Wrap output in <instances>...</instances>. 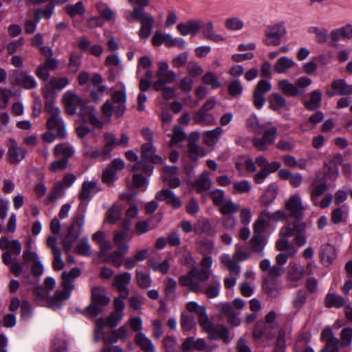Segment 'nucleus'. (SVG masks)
I'll return each instance as SVG.
<instances>
[{
    "label": "nucleus",
    "instance_id": "f257e3e1",
    "mask_svg": "<svg viewBox=\"0 0 352 352\" xmlns=\"http://www.w3.org/2000/svg\"><path fill=\"white\" fill-rule=\"evenodd\" d=\"M81 271L78 267L72 268L69 272H63L61 274V290H57L53 296L47 298L48 292L41 287H37L33 290V295L37 301L46 300L47 307L54 310H58L62 307V302L69 299L72 292L74 289V281L80 276Z\"/></svg>",
    "mask_w": 352,
    "mask_h": 352
},
{
    "label": "nucleus",
    "instance_id": "f03ea898",
    "mask_svg": "<svg viewBox=\"0 0 352 352\" xmlns=\"http://www.w3.org/2000/svg\"><path fill=\"white\" fill-rule=\"evenodd\" d=\"M43 94L45 100V111L48 114L46 126L48 130L54 131L57 137L65 138L67 135L65 124L60 116L59 108L54 104V94L47 85L43 87Z\"/></svg>",
    "mask_w": 352,
    "mask_h": 352
},
{
    "label": "nucleus",
    "instance_id": "7ed1b4c3",
    "mask_svg": "<svg viewBox=\"0 0 352 352\" xmlns=\"http://www.w3.org/2000/svg\"><path fill=\"white\" fill-rule=\"evenodd\" d=\"M306 227L307 225L303 221H297L292 223L291 221H287L279 230V239L276 243V249L279 251L287 250L289 255L294 256L296 250L292 244L289 243L287 238L292 237L294 233L303 232Z\"/></svg>",
    "mask_w": 352,
    "mask_h": 352
},
{
    "label": "nucleus",
    "instance_id": "20e7f679",
    "mask_svg": "<svg viewBox=\"0 0 352 352\" xmlns=\"http://www.w3.org/2000/svg\"><path fill=\"white\" fill-rule=\"evenodd\" d=\"M86 206L81 203L78 210L74 214L72 223L68 229V233L63 241V245L65 252H69L73 246L74 242L82 233L85 222Z\"/></svg>",
    "mask_w": 352,
    "mask_h": 352
},
{
    "label": "nucleus",
    "instance_id": "39448f33",
    "mask_svg": "<svg viewBox=\"0 0 352 352\" xmlns=\"http://www.w3.org/2000/svg\"><path fill=\"white\" fill-rule=\"evenodd\" d=\"M209 276V271L198 270L195 267H192L186 274L179 278V283L181 286L187 287L190 292H200L201 287L199 282L206 281Z\"/></svg>",
    "mask_w": 352,
    "mask_h": 352
},
{
    "label": "nucleus",
    "instance_id": "423d86ee",
    "mask_svg": "<svg viewBox=\"0 0 352 352\" xmlns=\"http://www.w3.org/2000/svg\"><path fill=\"white\" fill-rule=\"evenodd\" d=\"M128 21L137 20L141 23L138 35L141 39L147 38L151 33L154 18L150 13H146L144 8L135 7L126 16Z\"/></svg>",
    "mask_w": 352,
    "mask_h": 352
},
{
    "label": "nucleus",
    "instance_id": "0eeeda50",
    "mask_svg": "<svg viewBox=\"0 0 352 352\" xmlns=\"http://www.w3.org/2000/svg\"><path fill=\"white\" fill-rule=\"evenodd\" d=\"M155 76L157 79L153 83V87L156 91H159L163 85L172 83L177 79L176 73L170 68L168 63L165 60L157 63Z\"/></svg>",
    "mask_w": 352,
    "mask_h": 352
},
{
    "label": "nucleus",
    "instance_id": "6e6552de",
    "mask_svg": "<svg viewBox=\"0 0 352 352\" xmlns=\"http://www.w3.org/2000/svg\"><path fill=\"white\" fill-rule=\"evenodd\" d=\"M123 312L113 311L111 313L107 320L102 318H98L96 321V329L94 333V340L98 342L101 340V337L104 334L103 329L106 326L110 327H116L123 317Z\"/></svg>",
    "mask_w": 352,
    "mask_h": 352
},
{
    "label": "nucleus",
    "instance_id": "1a4fd4ad",
    "mask_svg": "<svg viewBox=\"0 0 352 352\" xmlns=\"http://www.w3.org/2000/svg\"><path fill=\"white\" fill-rule=\"evenodd\" d=\"M263 133L261 138L255 137L252 139L253 146L261 151L267 150L269 145L274 143L277 136V129L275 126H265L263 130Z\"/></svg>",
    "mask_w": 352,
    "mask_h": 352
},
{
    "label": "nucleus",
    "instance_id": "9d476101",
    "mask_svg": "<svg viewBox=\"0 0 352 352\" xmlns=\"http://www.w3.org/2000/svg\"><path fill=\"white\" fill-rule=\"evenodd\" d=\"M285 210L289 212V216L297 221H302L303 212L305 210L299 195H292L285 204Z\"/></svg>",
    "mask_w": 352,
    "mask_h": 352
},
{
    "label": "nucleus",
    "instance_id": "9b49d317",
    "mask_svg": "<svg viewBox=\"0 0 352 352\" xmlns=\"http://www.w3.org/2000/svg\"><path fill=\"white\" fill-rule=\"evenodd\" d=\"M285 34V29L282 25L270 26L265 31L263 42L269 46H276L280 43V38Z\"/></svg>",
    "mask_w": 352,
    "mask_h": 352
},
{
    "label": "nucleus",
    "instance_id": "f8f14e48",
    "mask_svg": "<svg viewBox=\"0 0 352 352\" xmlns=\"http://www.w3.org/2000/svg\"><path fill=\"white\" fill-rule=\"evenodd\" d=\"M7 146L6 158L10 163L17 164L25 158L27 153L26 150L19 146L14 139H9Z\"/></svg>",
    "mask_w": 352,
    "mask_h": 352
},
{
    "label": "nucleus",
    "instance_id": "ddd939ff",
    "mask_svg": "<svg viewBox=\"0 0 352 352\" xmlns=\"http://www.w3.org/2000/svg\"><path fill=\"white\" fill-rule=\"evenodd\" d=\"M131 274L129 272H123L114 277L112 285L120 292V298H126L129 296V290L127 286L131 282Z\"/></svg>",
    "mask_w": 352,
    "mask_h": 352
},
{
    "label": "nucleus",
    "instance_id": "4468645a",
    "mask_svg": "<svg viewBox=\"0 0 352 352\" xmlns=\"http://www.w3.org/2000/svg\"><path fill=\"white\" fill-rule=\"evenodd\" d=\"M327 188V185L324 179L316 176L308 188L311 200L315 206L318 205V197L326 191Z\"/></svg>",
    "mask_w": 352,
    "mask_h": 352
},
{
    "label": "nucleus",
    "instance_id": "2eb2a0df",
    "mask_svg": "<svg viewBox=\"0 0 352 352\" xmlns=\"http://www.w3.org/2000/svg\"><path fill=\"white\" fill-rule=\"evenodd\" d=\"M79 107L80 114L85 121L89 122L98 128L102 127L103 123L97 118L96 109L93 106L87 105L82 102Z\"/></svg>",
    "mask_w": 352,
    "mask_h": 352
},
{
    "label": "nucleus",
    "instance_id": "dca6fc26",
    "mask_svg": "<svg viewBox=\"0 0 352 352\" xmlns=\"http://www.w3.org/2000/svg\"><path fill=\"white\" fill-rule=\"evenodd\" d=\"M63 102L66 112L69 115H74L76 113L77 108L80 106L82 101L76 94L72 91H67L63 96Z\"/></svg>",
    "mask_w": 352,
    "mask_h": 352
},
{
    "label": "nucleus",
    "instance_id": "f3484780",
    "mask_svg": "<svg viewBox=\"0 0 352 352\" xmlns=\"http://www.w3.org/2000/svg\"><path fill=\"white\" fill-rule=\"evenodd\" d=\"M125 109V103H116V106H113L112 102L107 100L102 107V113L107 122H109L111 121L113 110L114 111L116 116L118 118H120L123 116Z\"/></svg>",
    "mask_w": 352,
    "mask_h": 352
},
{
    "label": "nucleus",
    "instance_id": "a211bd4d",
    "mask_svg": "<svg viewBox=\"0 0 352 352\" xmlns=\"http://www.w3.org/2000/svg\"><path fill=\"white\" fill-rule=\"evenodd\" d=\"M0 249L7 250L4 253H9L10 256H18L21 254L22 247L18 240L10 239L6 236L0 238Z\"/></svg>",
    "mask_w": 352,
    "mask_h": 352
},
{
    "label": "nucleus",
    "instance_id": "6ab92c4d",
    "mask_svg": "<svg viewBox=\"0 0 352 352\" xmlns=\"http://www.w3.org/2000/svg\"><path fill=\"white\" fill-rule=\"evenodd\" d=\"M321 339L325 342L329 352H339V340L334 336L332 329L326 327L321 333Z\"/></svg>",
    "mask_w": 352,
    "mask_h": 352
},
{
    "label": "nucleus",
    "instance_id": "aec40b11",
    "mask_svg": "<svg viewBox=\"0 0 352 352\" xmlns=\"http://www.w3.org/2000/svg\"><path fill=\"white\" fill-rule=\"evenodd\" d=\"M155 199L160 201H165L173 208H177L182 206L179 197H176L173 192L168 189H162L155 195Z\"/></svg>",
    "mask_w": 352,
    "mask_h": 352
},
{
    "label": "nucleus",
    "instance_id": "412c9836",
    "mask_svg": "<svg viewBox=\"0 0 352 352\" xmlns=\"http://www.w3.org/2000/svg\"><path fill=\"white\" fill-rule=\"evenodd\" d=\"M142 155L141 157L142 160H144L145 161H150L155 164H162L163 163V159L156 155L155 153V148L154 147L153 143L148 142L146 144H144L142 146Z\"/></svg>",
    "mask_w": 352,
    "mask_h": 352
},
{
    "label": "nucleus",
    "instance_id": "4be33fe9",
    "mask_svg": "<svg viewBox=\"0 0 352 352\" xmlns=\"http://www.w3.org/2000/svg\"><path fill=\"white\" fill-rule=\"evenodd\" d=\"M129 245L124 244L118 248V251L107 255V256L103 258V261L111 263L115 267H120L123 264V256L129 252Z\"/></svg>",
    "mask_w": 352,
    "mask_h": 352
},
{
    "label": "nucleus",
    "instance_id": "5701e85b",
    "mask_svg": "<svg viewBox=\"0 0 352 352\" xmlns=\"http://www.w3.org/2000/svg\"><path fill=\"white\" fill-rule=\"evenodd\" d=\"M14 80L16 85L26 89H31L37 86L35 78L23 71L18 72L15 74Z\"/></svg>",
    "mask_w": 352,
    "mask_h": 352
},
{
    "label": "nucleus",
    "instance_id": "b1692460",
    "mask_svg": "<svg viewBox=\"0 0 352 352\" xmlns=\"http://www.w3.org/2000/svg\"><path fill=\"white\" fill-rule=\"evenodd\" d=\"M200 28L201 21L197 20L188 21L177 25V30L182 36L195 35Z\"/></svg>",
    "mask_w": 352,
    "mask_h": 352
},
{
    "label": "nucleus",
    "instance_id": "393cba45",
    "mask_svg": "<svg viewBox=\"0 0 352 352\" xmlns=\"http://www.w3.org/2000/svg\"><path fill=\"white\" fill-rule=\"evenodd\" d=\"M296 65L294 59L287 56L280 57L274 65V70L277 74H285Z\"/></svg>",
    "mask_w": 352,
    "mask_h": 352
},
{
    "label": "nucleus",
    "instance_id": "a878e982",
    "mask_svg": "<svg viewBox=\"0 0 352 352\" xmlns=\"http://www.w3.org/2000/svg\"><path fill=\"white\" fill-rule=\"evenodd\" d=\"M75 153L74 148L68 142H64L56 144L53 150V154L55 157H58L63 156L62 159L72 157Z\"/></svg>",
    "mask_w": 352,
    "mask_h": 352
},
{
    "label": "nucleus",
    "instance_id": "bb28decb",
    "mask_svg": "<svg viewBox=\"0 0 352 352\" xmlns=\"http://www.w3.org/2000/svg\"><path fill=\"white\" fill-rule=\"evenodd\" d=\"M349 217V208L342 206L334 208L331 213V220L333 224L345 223Z\"/></svg>",
    "mask_w": 352,
    "mask_h": 352
},
{
    "label": "nucleus",
    "instance_id": "cd10ccee",
    "mask_svg": "<svg viewBox=\"0 0 352 352\" xmlns=\"http://www.w3.org/2000/svg\"><path fill=\"white\" fill-rule=\"evenodd\" d=\"M3 263L9 266L10 270L12 274L16 276H19L23 272V266L16 258H12L10 256L9 253H3L2 256Z\"/></svg>",
    "mask_w": 352,
    "mask_h": 352
},
{
    "label": "nucleus",
    "instance_id": "c85d7f7f",
    "mask_svg": "<svg viewBox=\"0 0 352 352\" xmlns=\"http://www.w3.org/2000/svg\"><path fill=\"white\" fill-rule=\"evenodd\" d=\"M277 195V186L272 184L268 186L267 190L259 199L261 206L269 207L276 199Z\"/></svg>",
    "mask_w": 352,
    "mask_h": 352
},
{
    "label": "nucleus",
    "instance_id": "c756f323",
    "mask_svg": "<svg viewBox=\"0 0 352 352\" xmlns=\"http://www.w3.org/2000/svg\"><path fill=\"white\" fill-rule=\"evenodd\" d=\"M220 261L222 265L231 273L235 275H239L241 271L240 265L234 256L231 257L228 254H223L220 257Z\"/></svg>",
    "mask_w": 352,
    "mask_h": 352
},
{
    "label": "nucleus",
    "instance_id": "7c9ffc66",
    "mask_svg": "<svg viewBox=\"0 0 352 352\" xmlns=\"http://www.w3.org/2000/svg\"><path fill=\"white\" fill-rule=\"evenodd\" d=\"M210 339L222 340L224 342H230L229 332L228 329L222 325L213 326L212 329L208 333Z\"/></svg>",
    "mask_w": 352,
    "mask_h": 352
},
{
    "label": "nucleus",
    "instance_id": "2f4dec72",
    "mask_svg": "<svg viewBox=\"0 0 352 352\" xmlns=\"http://www.w3.org/2000/svg\"><path fill=\"white\" fill-rule=\"evenodd\" d=\"M210 173L207 170H204L196 179L194 187L198 192H202L210 188L212 182L210 179Z\"/></svg>",
    "mask_w": 352,
    "mask_h": 352
},
{
    "label": "nucleus",
    "instance_id": "473e14b6",
    "mask_svg": "<svg viewBox=\"0 0 352 352\" xmlns=\"http://www.w3.org/2000/svg\"><path fill=\"white\" fill-rule=\"evenodd\" d=\"M278 88L284 94L289 96H300V91L297 89L296 84L289 82L287 79H282L278 82Z\"/></svg>",
    "mask_w": 352,
    "mask_h": 352
},
{
    "label": "nucleus",
    "instance_id": "72a5a7b5",
    "mask_svg": "<svg viewBox=\"0 0 352 352\" xmlns=\"http://www.w3.org/2000/svg\"><path fill=\"white\" fill-rule=\"evenodd\" d=\"M322 94L319 90H315L309 94V98L304 102L305 107L314 111L320 107L321 104Z\"/></svg>",
    "mask_w": 352,
    "mask_h": 352
},
{
    "label": "nucleus",
    "instance_id": "f704fd0d",
    "mask_svg": "<svg viewBox=\"0 0 352 352\" xmlns=\"http://www.w3.org/2000/svg\"><path fill=\"white\" fill-rule=\"evenodd\" d=\"M152 66L151 59L147 56H144L140 58L137 66V76L141 75L142 69L145 71L144 75L146 78H152L153 72L151 70Z\"/></svg>",
    "mask_w": 352,
    "mask_h": 352
},
{
    "label": "nucleus",
    "instance_id": "c9c22d12",
    "mask_svg": "<svg viewBox=\"0 0 352 352\" xmlns=\"http://www.w3.org/2000/svg\"><path fill=\"white\" fill-rule=\"evenodd\" d=\"M103 154L105 157H111L113 149L118 145L115 135L113 133H105L104 134Z\"/></svg>",
    "mask_w": 352,
    "mask_h": 352
},
{
    "label": "nucleus",
    "instance_id": "e433bc0d",
    "mask_svg": "<svg viewBox=\"0 0 352 352\" xmlns=\"http://www.w3.org/2000/svg\"><path fill=\"white\" fill-rule=\"evenodd\" d=\"M135 342L144 352H155V347L151 340L142 332L138 333Z\"/></svg>",
    "mask_w": 352,
    "mask_h": 352
},
{
    "label": "nucleus",
    "instance_id": "4c0bfd02",
    "mask_svg": "<svg viewBox=\"0 0 352 352\" xmlns=\"http://www.w3.org/2000/svg\"><path fill=\"white\" fill-rule=\"evenodd\" d=\"M92 302L100 305H107L110 299L106 296L104 288L102 287H94L91 290Z\"/></svg>",
    "mask_w": 352,
    "mask_h": 352
},
{
    "label": "nucleus",
    "instance_id": "58836bf2",
    "mask_svg": "<svg viewBox=\"0 0 352 352\" xmlns=\"http://www.w3.org/2000/svg\"><path fill=\"white\" fill-rule=\"evenodd\" d=\"M195 123L203 126H210L214 123V116L204 110L199 109L193 116Z\"/></svg>",
    "mask_w": 352,
    "mask_h": 352
},
{
    "label": "nucleus",
    "instance_id": "ea45409f",
    "mask_svg": "<svg viewBox=\"0 0 352 352\" xmlns=\"http://www.w3.org/2000/svg\"><path fill=\"white\" fill-rule=\"evenodd\" d=\"M331 87L337 91L338 95H350L352 94V85L347 84L344 80L338 79L331 83Z\"/></svg>",
    "mask_w": 352,
    "mask_h": 352
},
{
    "label": "nucleus",
    "instance_id": "a19ab883",
    "mask_svg": "<svg viewBox=\"0 0 352 352\" xmlns=\"http://www.w3.org/2000/svg\"><path fill=\"white\" fill-rule=\"evenodd\" d=\"M240 209V205L233 201L231 199H226V200L219 206V210L223 215H232L239 211Z\"/></svg>",
    "mask_w": 352,
    "mask_h": 352
},
{
    "label": "nucleus",
    "instance_id": "79ce46f5",
    "mask_svg": "<svg viewBox=\"0 0 352 352\" xmlns=\"http://www.w3.org/2000/svg\"><path fill=\"white\" fill-rule=\"evenodd\" d=\"M223 132V130L221 127H217L213 130L206 131L204 135L206 144L210 146H214L218 142Z\"/></svg>",
    "mask_w": 352,
    "mask_h": 352
},
{
    "label": "nucleus",
    "instance_id": "37998d69",
    "mask_svg": "<svg viewBox=\"0 0 352 352\" xmlns=\"http://www.w3.org/2000/svg\"><path fill=\"white\" fill-rule=\"evenodd\" d=\"M97 187V184L94 181L84 182L79 192V199L82 202L88 201L91 198V192Z\"/></svg>",
    "mask_w": 352,
    "mask_h": 352
},
{
    "label": "nucleus",
    "instance_id": "c03bdc74",
    "mask_svg": "<svg viewBox=\"0 0 352 352\" xmlns=\"http://www.w3.org/2000/svg\"><path fill=\"white\" fill-rule=\"evenodd\" d=\"M345 300L342 296L335 293H328L325 297V305L327 307L340 308L344 305Z\"/></svg>",
    "mask_w": 352,
    "mask_h": 352
},
{
    "label": "nucleus",
    "instance_id": "a18cd8bd",
    "mask_svg": "<svg viewBox=\"0 0 352 352\" xmlns=\"http://www.w3.org/2000/svg\"><path fill=\"white\" fill-rule=\"evenodd\" d=\"M202 82L209 86L212 89H217L222 86L221 82L219 80L217 76L212 72H206L202 76Z\"/></svg>",
    "mask_w": 352,
    "mask_h": 352
},
{
    "label": "nucleus",
    "instance_id": "49530a36",
    "mask_svg": "<svg viewBox=\"0 0 352 352\" xmlns=\"http://www.w3.org/2000/svg\"><path fill=\"white\" fill-rule=\"evenodd\" d=\"M176 255L178 261L182 265L186 266H192L194 264L193 259L190 252L186 248H182L176 251Z\"/></svg>",
    "mask_w": 352,
    "mask_h": 352
},
{
    "label": "nucleus",
    "instance_id": "de8ad7c7",
    "mask_svg": "<svg viewBox=\"0 0 352 352\" xmlns=\"http://www.w3.org/2000/svg\"><path fill=\"white\" fill-rule=\"evenodd\" d=\"M270 107L275 111L286 108L287 104L285 99L280 94L274 93L269 98Z\"/></svg>",
    "mask_w": 352,
    "mask_h": 352
},
{
    "label": "nucleus",
    "instance_id": "09e8293b",
    "mask_svg": "<svg viewBox=\"0 0 352 352\" xmlns=\"http://www.w3.org/2000/svg\"><path fill=\"white\" fill-rule=\"evenodd\" d=\"M52 352H67V340L65 336L60 334L53 340Z\"/></svg>",
    "mask_w": 352,
    "mask_h": 352
},
{
    "label": "nucleus",
    "instance_id": "8fccbe9b",
    "mask_svg": "<svg viewBox=\"0 0 352 352\" xmlns=\"http://www.w3.org/2000/svg\"><path fill=\"white\" fill-rule=\"evenodd\" d=\"M188 155L191 160H196L199 157L205 156L206 152L195 142L190 141L188 145Z\"/></svg>",
    "mask_w": 352,
    "mask_h": 352
},
{
    "label": "nucleus",
    "instance_id": "3c124183",
    "mask_svg": "<svg viewBox=\"0 0 352 352\" xmlns=\"http://www.w3.org/2000/svg\"><path fill=\"white\" fill-rule=\"evenodd\" d=\"M177 282L173 278H168L164 282V292L168 300H173L175 295Z\"/></svg>",
    "mask_w": 352,
    "mask_h": 352
},
{
    "label": "nucleus",
    "instance_id": "603ef678",
    "mask_svg": "<svg viewBox=\"0 0 352 352\" xmlns=\"http://www.w3.org/2000/svg\"><path fill=\"white\" fill-rule=\"evenodd\" d=\"M135 278L139 287L148 288L151 285L152 280L148 273L137 270L135 271Z\"/></svg>",
    "mask_w": 352,
    "mask_h": 352
},
{
    "label": "nucleus",
    "instance_id": "864d4df0",
    "mask_svg": "<svg viewBox=\"0 0 352 352\" xmlns=\"http://www.w3.org/2000/svg\"><path fill=\"white\" fill-rule=\"evenodd\" d=\"M305 274L304 267L294 264L292 265L288 271L287 276L290 280L298 281L300 280Z\"/></svg>",
    "mask_w": 352,
    "mask_h": 352
},
{
    "label": "nucleus",
    "instance_id": "5fc2aeb1",
    "mask_svg": "<svg viewBox=\"0 0 352 352\" xmlns=\"http://www.w3.org/2000/svg\"><path fill=\"white\" fill-rule=\"evenodd\" d=\"M264 241L265 237L263 234H254L250 241L252 250L262 255L264 249Z\"/></svg>",
    "mask_w": 352,
    "mask_h": 352
},
{
    "label": "nucleus",
    "instance_id": "6e6d98bb",
    "mask_svg": "<svg viewBox=\"0 0 352 352\" xmlns=\"http://www.w3.org/2000/svg\"><path fill=\"white\" fill-rule=\"evenodd\" d=\"M221 310L228 318L231 324L234 326H239L240 324V319L238 316L235 315L233 308L230 305L223 304L221 306Z\"/></svg>",
    "mask_w": 352,
    "mask_h": 352
},
{
    "label": "nucleus",
    "instance_id": "4d7b16f0",
    "mask_svg": "<svg viewBox=\"0 0 352 352\" xmlns=\"http://www.w3.org/2000/svg\"><path fill=\"white\" fill-rule=\"evenodd\" d=\"M210 229L209 221L204 218L199 219L194 224V233L197 235L207 233Z\"/></svg>",
    "mask_w": 352,
    "mask_h": 352
},
{
    "label": "nucleus",
    "instance_id": "13d9d810",
    "mask_svg": "<svg viewBox=\"0 0 352 352\" xmlns=\"http://www.w3.org/2000/svg\"><path fill=\"white\" fill-rule=\"evenodd\" d=\"M186 71L189 76L196 78L201 76L204 69L196 61L190 60L186 65Z\"/></svg>",
    "mask_w": 352,
    "mask_h": 352
},
{
    "label": "nucleus",
    "instance_id": "bf43d9fd",
    "mask_svg": "<svg viewBox=\"0 0 352 352\" xmlns=\"http://www.w3.org/2000/svg\"><path fill=\"white\" fill-rule=\"evenodd\" d=\"M252 187L248 180L236 182L233 184L234 194H248L251 191Z\"/></svg>",
    "mask_w": 352,
    "mask_h": 352
},
{
    "label": "nucleus",
    "instance_id": "052dcab7",
    "mask_svg": "<svg viewBox=\"0 0 352 352\" xmlns=\"http://www.w3.org/2000/svg\"><path fill=\"white\" fill-rule=\"evenodd\" d=\"M164 44L169 47L176 46L180 49H184L186 47V42L184 39L180 38H173L169 34H164Z\"/></svg>",
    "mask_w": 352,
    "mask_h": 352
},
{
    "label": "nucleus",
    "instance_id": "680f3d73",
    "mask_svg": "<svg viewBox=\"0 0 352 352\" xmlns=\"http://www.w3.org/2000/svg\"><path fill=\"white\" fill-rule=\"evenodd\" d=\"M122 210L120 205H113L107 211V220L110 223H115L120 218Z\"/></svg>",
    "mask_w": 352,
    "mask_h": 352
},
{
    "label": "nucleus",
    "instance_id": "e2e57ef3",
    "mask_svg": "<svg viewBox=\"0 0 352 352\" xmlns=\"http://www.w3.org/2000/svg\"><path fill=\"white\" fill-rule=\"evenodd\" d=\"M96 9L100 15L107 21L114 19L115 14L113 11L106 4L100 3L96 5Z\"/></svg>",
    "mask_w": 352,
    "mask_h": 352
},
{
    "label": "nucleus",
    "instance_id": "0e129e2a",
    "mask_svg": "<svg viewBox=\"0 0 352 352\" xmlns=\"http://www.w3.org/2000/svg\"><path fill=\"white\" fill-rule=\"evenodd\" d=\"M247 126L255 133H260L265 129L266 125L261 124L258 118L253 115L248 119Z\"/></svg>",
    "mask_w": 352,
    "mask_h": 352
},
{
    "label": "nucleus",
    "instance_id": "69168bd1",
    "mask_svg": "<svg viewBox=\"0 0 352 352\" xmlns=\"http://www.w3.org/2000/svg\"><path fill=\"white\" fill-rule=\"evenodd\" d=\"M117 173L111 167L107 166L102 174V182L107 185H112L117 179Z\"/></svg>",
    "mask_w": 352,
    "mask_h": 352
},
{
    "label": "nucleus",
    "instance_id": "338daca9",
    "mask_svg": "<svg viewBox=\"0 0 352 352\" xmlns=\"http://www.w3.org/2000/svg\"><path fill=\"white\" fill-rule=\"evenodd\" d=\"M65 10L67 14L72 17H74L77 15H82L85 12L84 6L81 1H78L74 5H67L65 7Z\"/></svg>",
    "mask_w": 352,
    "mask_h": 352
},
{
    "label": "nucleus",
    "instance_id": "774afa93",
    "mask_svg": "<svg viewBox=\"0 0 352 352\" xmlns=\"http://www.w3.org/2000/svg\"><path fill=\"white\" fill-rule=\"evenodd\" d=\"M188 53L186 52L180 53L171 60V65L173 68L179 69L188 64Z\"/></svg>",
    "mask_w": 352,
    "mask_h": 352
}]
</instances>
